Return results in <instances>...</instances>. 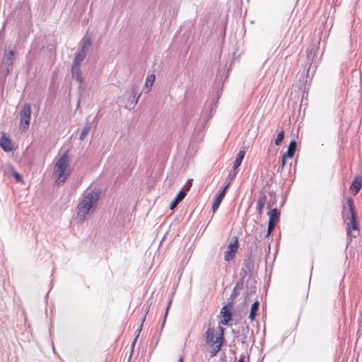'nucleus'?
Here are the masks:
<instances>
[{"mask_svg": "<svg viewBox=\"0 0 362 362\" xmlns=\"http://www.w3.org/2000/svg\"><path fill=\"white\" fill-rule=\"evenodd\" d=\"M100 195V194L98 190L92 189L86 192L80 199L76 206L75 217L77 223L82 224L89 216L94 214L98 206Z\"/></svg>", "mask_w": 362, "mask_h": 362, "instance_id": "f257e3e1", "label": "nucleus"}, {"mask_svg": "<svg viewBox=\"0 0 362 362\" xmlns=\"http://www.w3.org/2000/svg\"><path fill=\"white\" fill-rule=\"evenodd\" d=\"M70 159L67 153H64L57 160L53 170L55 183L58 186L63 185L71 173Z\"/></svg>", "mask_w": 362, "mask_h": 362, "instance_id": "f03ea898", "label": "nucleus"}, {"mask_svg": "<svg viewBox=\"0 0 362 362\" xmlns=\"http://www.w3.org/2000/svg\"><path fill=\"white\" fill-rule=\"evenodd\" d=\"M346 204L347 206H344L342 216L346 225L347 235L351 236V230H358V226L356 222L353 199L351 197L348 198Z\"/></svg>", "mask_w": 362, "mask_h": 362, "instance_id": "7ed1b4c3", "label": "nucleus"}, {"mask_svg": "<svg viewBox=\"0 0 362 362\" xmlns=\"http://www.w3.org/2000/svg\"><path fill=\"white\" fill-rule=\"evenodd\" d=\"M206 343L210 345L212 348L211 351V356H214L220 351L223 337L221 333L219 336H215V330L213 327H209L205 333Z\"/></svg>", "mask_w": 362, "mask_h": 362, "instance_id": "20e7f679", "label": "nucleus"}, {"mask_svg": "<svg viewBox=\"0 0 362 362\" xmlns=\"http://www.w3.org/2000/svg\"><path fill=\"white\" fill-rule=\"evenodd\" d=\"M14 54L13 50H10L8 52H5L1 61V66L4 68L3 73L6 76L13 69V65L14 62Z\"/></svg>", "mask_w": 362, "mask_h": 362, "instance_id": "39448f33", "label": "nucleus"}, {"mask_svg": "<svg viewBox=\"0 0 362 362\" xmlns=\"http://www.w3.org/2000/svg\"><path fill=\"white\" fill-rule=\"evenodd\" d=\"M31 116V107L29 104H25L20 112L21 127L25 130L29 127Z\"/></svg>", "mask_w": 362, "mask_h": 362, "instance_id": "423d86ee", "label": "nucleus"}, {"mask_svg": "<svg viewBox=\"0 0 362 362\" xmlns=\"http://www.w3.org/2000/svg\"><path fill=\"white\" fill-rule=\"evenodd\" d=\"M238 247V241L236 237H233L228 245L227 250L224 252V260L230 262L233 259Z\"/></svg>", "mask_w": 362, "mask_h": 362, "instance_id": "0eeeda50", "label": "nucleus"}, {"mask_svg": "<svg viewBox=\"0 0 362 362\" xmlns=\"http://www.w3.org/2000/svg\"><path fill=\"white\" fill-rule=\"evenodd\" d=\"M138 94L137 87L135 85H133L130 90H127L124 93L125 97L127 99L128 103L132 106H135L139 100L140 97V94Z\"/></svg>", "mask_w": 362, "mask_h": 362, "instance_id": "6e6552de", "label": "nucleus"}, {"mask_svg": "<svg viewBox=\"0 0 362 362\" xmlns=\"http://www.w3.org/2000/svg\"><path fill=\"white\" fill-rule=\"evenodd\" d=\"M71 75L80 85L83 83V78L82 76L80 65L72 64L71 66Z\"/></svg>", "mask_w": 362, "mask_h": 362, "instance_id": "1a4fd4ad", "label": "nucleus"}, {"mask_svg": "<svg viewBox=\"0 0 362 362\" xmlns=\"http://www.w3.org/2000/svg\"><path fill=\"white\" fill-rule=\"evenodd\" d=\"M150 305H151L149 304V305H148L146 306V308L145 309L144 315V316H143V317L141 319V325L139 326V327L136 330L137 334L135 336V338L134 339V340L132 341V352L133 351V349H134V347L135 346L136 341V340H137V339H138V337L139 336V334H140V332H141V331L142 329V327H143L144 322V321L146 320V315H147V314L148 313V310H149V308H150Z\"/></svg>", "mask_w": 362, "mask_h": 362, "instance_id": "9d476101", "label": "nucleus"}, {"mask_svg": "<svg viewBox=\"0 0 362 362\" xmlns=\"http://www.w3.org/2000/svg\"><path fill=\"white\" fill-rule=\"evenodd\" d=\"M0 146L6 152L11 151L13 149L10 139L4 134L1 137Z\"/></svg>", "mask_w": 362, "mask_h": 362, "instance_id": "9b49d317", "label": "nucleus"}, {"mask_svg": "<svg viewBox=\"0 0 362 362\" xmlns=\"http://www.w3.org/2000/svg\"><path fill=\"white\" fill-rule=\"evenodd\" d=\"M229 186V183H228L225 187L224 188L221 190V192L219 193V194L217 196V197L216 198L213 205H212V211L213 212H215L216 211V209L218 208L221 201L223 200V198L225 195V193H226V189L228 188V187Z\"/></svg>", "mask_w": 362, "mask_h": 362, "instance_id": "f8f14e48", "label": "nucleus"}, {"mask_svg": "<svg viewBox=\"0 0 362 362\" xmlns=\"http://www.w3.org/2000/svg\"><path fill=\"white\" fill-rule=\"evenodd\" d=\"M361 186L362 178L359 176H356L351 185L350 189L354 192V194H356L360 191Z\"/></svg>", "mask_w": 362, "mask_h": 362, "instance_id": "ddd939ff", "label": "nucleus"}, {"mask_svg": "<svg viewBox=\"0 0 362 362\" xmlns=\"http://www.w3.org/2000/svg\"><path fill=\"white\" fill-rule=\"evenodd\" d=\"M221 315L223 317V319L221 320V323L224 325H227L231 319V314L227 306H224L221 308Z\"/></svg>", "mask_w": 362, "mask_h": 362, "instance_id": "4468645a", "label": "nucleus"}, {"mask_svg": "<svg viewBox=\"0 0 362 362\" xmlns=\"http://www.w3.org/2000/svg\"><path fill=\"white\" fill-rule=\"evenodd\" d=\"M297 143L295 140H292L288 146V150L284 153V157L292 158L294 156L296 150Z\"/></svg>", "mask_w": 362, "mask_h": 362, "instance_id": "2eb2a0df", "label": "nucleus"}, {"mask_svg": "<svg viewBox=\"0 0 362 362\" xmlns=\"http://www.w3.org/2000/svg\"><path fill=\"white\" fill-rule=\"evenodd\" d=\"M185 192L182 189L180 190L175 197V198L171 202L170 205V209L171 210L174 209L177 206L179 202H180L185 198Z\"/></svg>", "mask_w": 362, "mask_h": 362, "instance_id": "dca6fc26", "label": "nucleus"}, {"mask_svg": "<svg viewBox=\"0 0 362 362\" xmlns=\"http://www.w3.org/2000/svg\"><path fill=\"white\" fill-rule=\"evenodd\" d=\"M269 216V222L275 223L279 220V211L276 208H274L267 213Z\"/></svg>", "mask_w": 362, "mask_h": 362, "instance_id": "f3484780", "label": "nucleus"}, {"mask_svg": "<svg viewBox=\"0 0 362 362\" xmlns=\"http://www.w3.org/2000/svg\"><path fill=\"white\" fill-rule=\"evenodd\" d=\"M87 52L83 50H79V52L76 54L73 64L80 65L81 62L85 59Z\"/></svg>", "mask_w": 362, "mask_h": 362, "instance_id": "a211bd4d", "label": "nucleus"}, {"mask_svg": "<svg viewBox=\"0 0 362 362\" xmlns=\"http://www.w3.org/2000/svg\"><path fill=\"white\" fill-rule=\"evenodd\" d=\"M259 305V302L258 300L255 301L253 303V304L252 305V308H251L250 313L249 315V319L251 321L254 320L256 313H257V311L258 310Z\"/></svg>", "mask_w": 362, "mask_h": 362, "instance_id": "6ab92c4d", "label": "nucleus"}, {"mask_svg": "<svg viewBox=\"0 0 362 362\" xmlns=\"http://www.w3.org/2000/svg\"><path fill=\"white\" fill-rule=\"evenodd\" d=\"M156 76L154 74H150L147 76L146 81H145V88L147 89V92L150 91L151 89V87L153 85V83L155 81Z\"/></svg>", "mask_w": 362, "mask_h": 362, "instance_id": "aec40b11", "label": "nucleus"}, {"mask_svg": "<svg viewBox=\"0 0 362 362\" xmlns=\"http://www.w3.org/2000/svg\"><path fill=\"white\" fill-rule=\"evenodd\" d=\"M265 202H266L265 195H262V196L259 197V198L258 199L257 203V211L259 214H262V210L264 206Z\"/></svg>", "mask_w": 362, "mask_h": 362, "instance_id": "412c9836", "label": "nucleus"}, {"mask_svg": "<svg viewBox=\"0 0 362 362\" xmlns=\"http://www.w3.org/2000/svg\"><path fill=\"white\" fill-rule=\"evenodd\" d=\"M244 156H245V151H240L238 154H237V156H236V158H235V160L234 162V164H233V167H235V168H238L239 166L240 165L243 158H244Z\"/></svg>", "mask_w": 362, "mask_h": 362, "instance_id": "4be33fe9", "label": "nucleus"}, {"mask_svg": "<svg viewBox=\"0 0 362 362\" xmlns=\"http://www.w3.org/2000/svg\"><path fill=\"white\" fill-rule=\"evenodd\" d=\"M90 46H91L90 40L88 37H84L82 40V45H81L80 50H83L84 52H87Z\"/></svg>", "mask_w": 362, "mask_h": 362, "instance_id": "5701e85b", "label": "nucleus"}, {"mask_svg": "<svg viewBox=\"0 0 362 362\" xmlns=\"http://www.w3.org/2000/svg\"><path fill=\"white\" fill-rule=\"evenodd\" d=\"M90 129V124H86V125L83 128V130H82V132L81 133L80 140L82 141V140H83L85 139V137L89 133Z\"/></svg>", "mask_w": 362, "mask_h": 362, "instance_id": "b1692460", "label": "nucleus"}, {"mask_svg": "<svg viewBox=\"0 0 362 362\" xmlns=\"http://www.w3.org/2000/svg\"><path fill=\"white\" fill-rule=\"evenodd\" d=\"M243 285V281L238 282L235 284V286L233 288V293L231 294L232 298H235V296H237L238 295V289L242 288Z\"/></svg>", "mask_w": 362, "mask_h": 362, "instance_id": "393cba45", "label": "nucleus"}, {"mask_svg": "<svg viewBox=\"0 0 362 362\" xmlns=\"http://www.w3.org/2000/svg\"><path fill=\"white\" fill-rule=\"evenodd\" d=\"M284 131H281L278 135H277V137L275 140V144L276 146H279L281 145V144L282 143L283 140H284Z\"/></svg>", "mask_w": 362, "mask_h": 362, "instance_id": "a878e982", "label": "nucleus"}, {"mask_svg": "<svg viewBox=\"0 0 362 362\" xmlns=\"http://www.w3.org/2000/svg\"><path fill=\"white\" fill-rule=\"evenodd\" d=\"M275 227V223L269 222L268 223V227H267V237L269 236L272 233V231Z\"/></svg>", "mask_w": 362, "mask_h": 362, "instance_id": "bb28decb", "label": "nucleus"}, {"mask_svg": "<svg viewBox=\"0 0 362 362\" xmlns=\"http://www.w3.org/2000/svg\"><path fill=\"white\" fill-rule=\"evenodd\" d=\"M238 169V168H235V167H233L232 170L230 172V173L228 175V177H229V179L230 180H232L235 177V175H237Z\"/></svg>", "mask_w": 362, "mask_h": 362, "instance_id": "cd10ccee", "label": "nucleus"}, {"mask_svg": "<svg viewBox=\"0 0 362 362\" xmlns=\"http://www.w3.org/2000/svg\"><path fill=\"white\" fill-rule=\"evenodd\" d=\"M171 303H172V298L170 299V300H169V302L168 303V305H167V308H166V310H165V315L163 316V319L162 322H166L168 310H169V308H170Z\"/></svg>", "mask_w": 362, "mask_h": 362, "instance_id": "c85d7f7f", "label": "nucleus"}, {"mask_svg": "<svg viewBox=\"0 0 362 362\" xmlns=\"http://www.w3.org/2000/svg\"><path fill=\"white\" fill-rule=\"evenodd\" d=\"M13 175L14 176V177L16 178V180L18 182H22L23 181L22 176L18 173H17L16 171H13Z\"/></svg>", "mask_w": 362, "mask_h": 362, "instance_id": "c756f323", "label": "nucleus"}, {"mask_svg": "<svg viewBox=\"0 0 362 362\" xmlns=\"http://www.w3.org/2000/svg\"><path fill=\"white\" fill-rule=\"evenodd\" d=\"M249 327L247 325H246L245 327L243 328V334H242V336H243V342L244 343L245 339H246V337L244 336L245 335V332H249Z\"/></svg>", "mask_w": 362, "mask_h": 362, "instance_id": "7c9ffc66", "label": "nucleus"}, {"mask_svg": "<svg viewBox=\"0 0 362 362\" xmlns=\"http://www.w3.org/2000/svg\"><path fill=\"white\" fill-rule=\"evenodd\" d=\"M286 158H288V157H284V155L283 154L282 158H281V166H280V168L281 169H283L284 165H285V160H286Z\"/></svg>", "mask_w": 362, "mask_h": 362, "instance_id": "2f4dec72", "label": "nucleus"}, {"mask_svg": "<svg viewBox=\"0 0 362 362\" xmlns=\"http://www.w3.org/2000/svg\"><path fill=\"white\" fill-rule=\"evenodd\" d=\"M165 324V322H162V324H161V326H160V332H159V335L161 334V332H162L163 329L164 328Z\"/></svg>", "mask_w": 362, "mask_h": 362, "instance_id": "473e14b6", "label": "nucleus"}, {"mask_svg": "<svg viewBox=\"0 0 362 362\" xmlns=\"http://www.w3.org/2000/svg\"><path fill=\"white\" fill-rule=\"evenodd\" d=\"M160 335L158 334V337H157V339H156V343H155V344L153 346V348H155L157 346V344L158 343V341H159V339H160Z\"/></svg>", "mask_w": 362, "mask_h": 362, "instance_id": "72a5a7b5", "label": "nucleus"}, {"mask_svg": "<svg viewBox=\"0 0 362 362\" xmlns=\"http://www.w3.org/2000/svg\"><path fill=\"white\" fill-rule=\"evenodd\" d=\"M177 362H183V356H181L179 358V359H178Z\"/></svg>", "mask_w": 362, "mask_h": 362, "instance_id": "f704fd0d", "label": "nucleus"}, {"mask_svg": "<svg viewBox=\"0 0 362 362\" xmlns=\"http://www.w3.org/2000/svg\"><path fill=\"white\" fill-rule=\"evenodd\" d=\"M238 362H245V361L243 358H241L238 360Z\"/></svg>", "mask_w": 362, "mask_h": 362, "instance_id": "c9c22d12", "label": "nucleus"}]
</instances>
